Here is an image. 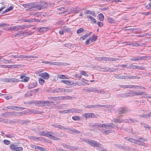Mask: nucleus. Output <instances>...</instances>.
<instances>
[{"label": "nucleus", "instance_id": "obj_46", "mask_svg": "<svg viewBox=\"0 0 151 151\" xmlns=\"http://www.w3.org/2000/svg\"><path fill=\"white\" fill-rule=\"evenodd\" d=\"M16 146L13 144H11L10 145V148L11 150H15Z\"/></svg>", "mask_w": 151, "mask_h": 151}, {"label": "nucleus", "instance_id": "obj_32", "mask_svg": "<svg viewBox=\"0 0 151 151\" xmlns=\"http://www.w3.org/2000/svg\"><path fill=\"white\" fill-rule=\"evenodd\" d=\"M81 9L80 8H76L73 10V12L76 14L78 13L81 10Z\"/></svg>", "mask_w": 151, "mask_h": 151}, {"label": "nucleus", "instance_id": "obj_60", "mask_svg": "<svg viewBox=\"0 0 151 151\" xmlns=\"http://www.w3.org/2000/svg\"><path fill=\"white\" fill-rule=\"evenodd\" d=\"M130 60L132 61H135L136 60H138V57H134L130 59Z\"/></svg>", "mask_w": 151, "mask_h": 151}, {"label": "nucleus", "instance_id": "obj_14", "mask_svg": "<svg viewBox=\"0 0 151 151\" xmlns=\"http://www.w3.org/2000/svg\"><path fill=\"white\" fill-rule=\"evenodd\" d=\"M96 148L97 150L101 151H107L106 149L104 148L101 144H99L98 143L97 144V146H96Z\"/></svg>", "mask_w": 151, "mask_h": 151}, {"label": "nucleus", "instance_id": "obj_47", "mask_svg": "<svg viewBox=\"0 0 151 151\" xmlns=\"http://www.w3.org/2000/svg\"><path fill=\"white\" fill-rule=\"evenodd\" d=\"M23 149L22 147H16L15 150L13 151H22L23 150Z\"/></svg>", "mask_w": 151, "mask_h": 151}, {"label": "nucleus", "instance_id": "obj_30", "mask_svg": "<svg viewBox=\"0 0 151 151\" xmlns=\"http://www.w3.org/2000/svg\"><path fill=\"white\" fill-rule=\"evenodd\" d=\"M63 46L65 47H67L70 49H72L73 48V45L70 43L64 44L63 45Z\"/></svg>", "mask_w": 151, "mask_h": 151}, {"label": "nucleus", "instance_id": "obj_16", "mask_svg": "<svg viewBox=\"0 0 151 151\" xmlns=\"http://www.w3.org/2000/svg\"><path fill=\"white\" fill-rule=\"evenodd\" d=\"M126 75L119 76L117 74H115L114 76V77L116 79H126V78H127Z\"/></svg>", "mask_w": 151, "mask_h": 151}, {"label": "nucleus", "instance_id": "obj_62", "mask_svg": "<svg viewBox=\"0 0 151 151\" xmlns=\"http://www.w3.org/2000/svg\"><path fill=\"white\" fill-rule=\"evenodd\" d=\"M72 118L74 120H79L80 119V118L78 116H73L72 117Z\"/></svg>", "mask_w": 151, "mask_h": 151}, {"label": "nucleus", "instance_id": "obj_38", "mask_svg": "<svg viewBox=\"0 0 151 151\" xmlns=\"http://www.w3.org/2000/svg\"><path fill=\"white\" fill-rule=\"evenodd\" d=\"M43 103L44 104H45L47 105H49L50 104L53 103V102L50 101H43Z\"/></svg>", "mask_w": 151, "mask_h": 151}, {"label": "nucleus", "instance_id": "obj_34", "mask_svg": "<svg viewBox=\"0 0 151 151\" xmlns=\"http://www.w3.org/2000/svg\"><path fill=\"white\" fill-rule=\"evenodd\" d=\"M8 78H1L0 79V81L4 83H8Z\"/></svg>", "mask_w": 151, "mask_h": 151}, {"label": "nucleus", "instance_id": "obj_42", "mask_svg": "<svg viewBox=\"0 0 151 151\" xmlns=\"http://www.w3.org/2000/svg\"><path fill=\"white\" fill-rule=\"evenodd\" d=\"M2 59L4 60V61H3V63H9L11 62V60H7L6 59H5L4 58H2Z\"/></svg>", "mask_w": 151, "mask_h": 151}, {"label": "nucleus", "instance_id": "obj_5", "mask_svg": "<svg viewBox=\"0 0 151 151\" xmlns=\"http://www.w3.org/2000/svg\"><path fill=\"white\" fill-rule=\"evenodd\" d=\"M83 141H85L89 145L94 147L97 146V144L98 143L97 142L91 139H83Z\"/></svg>", "mask_w": 151, "mask_h": 151}, {"label": "nucleus", "instance_id": "obj_37", "mask_svg": "<svg viewBox=\"0 0 151 151\" xmlns=\"http://www.w3.org/2000/svg\"><path fill=\"white\" fill-rule=\"evenodd\" d=\"M99 19L100 21H103L104 19V16L102 14H100L99 15Z\"/></svg>", "mask_w": 151, "mask_h": 151}, {"label": "nucleus", "instance_id": "obj_15", "mask_svg": "<svg viewBox=\"0 0 151 151\" xmlns=\"http://www.w3.org/2000/svg\"><path fill=\"white\" fill-rule=\"evenodd\" d=\"M19 58H36V57L34 56L30 55H19Z\"/></svg>", "mask_w": 151, "mask_h": 151}, {"label": "nucleus", "instance_id": "obj_50", "mask_svg": "<svg viewBox=\"0 0 151 151\" xmlns=\"http://www.w3.org/2000/svg\"><path fill=\"white\" fill-rule=\"evenodd\" d=\"M80 74L85 76H87L88 74L86 73V72L84 71H80Z\"/></svg>", "mask_w": 151, "mask_h": 151}, {"label": "nucleus", "instance_id": "obj_43", "mask_svg": "<svg viewBox=\"0 0 151 151\" xmlns=\"http://www.w3.org/2000/svg\"><path fill=\"white\" fill-rule=\"evenodd\" d=\"M111 106V105H109L108 104L106 105H101L100 104V107H104L106 109H109V106Z\"/></svg>", "mask_w": 151, "mask_h": 151}, {"label": "nucleus", "instance_id": "obj_31", "mask_svg": "<svg viewBox=\"0 0 151 151\" xmlns=\"http://www.w3.org/2000/svg\"><path fill=\"white\" fill-rule=\"evenodd\" d=\"M141 124L142 127L148 130H150V127L148 124H147L145 123H142Z\"/></svg>", "mask_w": 151, "mask_h": 151}, {"label": "nucleus", "instance_id": "obj_36", "mask_svg": "<svg viewBox=\"0 0 151 151\" xmlns=\"http://www.w3.org/2000/svg\"><path fill=\"white\" fill-rule=\"evenodd\" d=\"M59 91H60V92H68L69 91H68L69 90L68 89H65L63 88H58Z\"/></svg>", "mask_w": 151, "mask_h": 151}, {"label": "nucleus", "instance_id": "obj_11", "mask_svg": "<svg viewBox=\"0 0 151 151\" xmlns=\"http://www.w3.org/2000/svg\"><path fill=\"white\" fill-rule=\"evenodd\" d=\"M39 76L44 79H47L50 77V75L47 72L41 73L39 74Z\"/></svg>", "mask_w": 151, "mask_h": 151}, {"label": "nucleus", "instance_id": "obj_25", "mask_svg": "<svg viewBox=\"0 0 151 151\" xmlns=\"http://www.w3.org/2000/svg\"><path fill=\"white\" fill-rule=\"evenodd\" d=\"M137 88V89H145V87H143L142 86H136V85H131V88Z\"/></svg>", "mask_w": 151, "mask_h": 151}, {"label": "nucleus", "instance_id": "obj_18", "mask_svg": "<svg viewBox=\"0 0 151 151\" xmlns=\"http://www.w3.org/2000/svg\"><path fill=\"white\" fill-rule=\"evenodd\" d=\"M7 30L10 31H18V28L17 27L15 26L12 27L7 28Z\"/></svg>", "mask_w": 151, "mask_h": 151}, {"label": "nucleus", "instance_id": "obj_64", "mask_svg": "<svg viewBox=\"0 0 151 151\" xmlns=\"http://www.w3.org/2000/svg\"><path fill=\"white\" fill-rule=\"evenodd\" d=\"M29 14L31 15H34L35 16H37V13L34 12H30Z\"/></svg>", "mask_w": 151, "mask_h": 151}, {"label": "nucleus", "instance_id": "obj_56", "mask_svg": "<svg viewBox=\"0 0 151 151\" xmlns=\"http://www.w3.org/2000/svg\"><path fill=\"white\" fill-rule=\"evenodd\" d=\"M138 58L139 60H146V56H138Z\"/></svg>", "mask_w": 151, "mask_h": 151}, {"label": "nucleus", "instance_id": "obj_35", "mask_svg": "<svg viewBox=\"0 0 151 151\" xmlns=\"http://www.w3.org/2000/svg\"><path fill=\"white\" fill-rule=\"evenodd\" d=\"M98 125H99L98 124L96 123H95L94 124L93 123H90L89 124V126L91 127H97Z\"/></svg>", "mask_w": 151, "mask_h": 151}, {"label": "nucleus", "instance_id": "obj_13", "mask_svg": "<svg viewBox=\"0 0 151 151\" xmlns=\"http://www.w3.org/2000/svg\"><path fill=\"white\" fill-rule=\"evenodd\" d=\"M8 83H18L20 81L18 79L15 78H8Z\"/></svg>", "mask_w": 151, "mask_h": 151}, {"label": "nucleus", "instance_id": "obj_57", "mask_svg": "<svg viewBox=\"0 0 151 151\" xmlns=\"http://www.w3.org/2000/svg\"><path fill=\"white\" fill-rule=\"evenodd\" d=\"M84 30L83 28H81L78 29L77 31V33L79 34L81 33V32H83Z\"/></svg>", "mask_w": 151, "mask_h": 151}, {"label": "nucleus", "instance_id": "obj_26", "mask_svg": "<svg viewBox=\"0 0 151 151\" xmlns=\"http://www.w3.org/2000/svg\"><path fill=\"white\" fill-rule=\"evenodd\" d=\"M24 34V32L22 31L18 32L17 34L14 35V37H17L21 36Z\"/></svg>", "mask_w": 151, "mask_h": 151}, {"label": "nucleus", "instance_id": "obj_20", "mask_svg": "<svg viewBox=\"0 0 151 151\" xmlns=\"http://www.w3.org/2000/svg\"><path fill=\"white\" fill-rule=\"evenodd\" d=\"M29 112L31 114H40V111L36 109L30 110L29 111Z\"/></svg>", "mask_w": 151, "mask_h": 151}, {"label": "nucleus", "instance_id": "obj_3", "mask_svg": "<svg viewBox=\"0 0 151 151\" xmlns=\"http://www.w3.org/2000/svg\"><path fill=\"white\" fill-rule=\"evenodd\" d=\"M116 111L119 114H121L129 112L130 110L126 108L122 107L117 109Z\"/></svg>", "mask_w": 151, "mask_h": 151}, {"label": "nucleus", "instance_id": "obj_10", "mask_svg": "<svg viewBox=\"0 0 151 151\" xmlns=\"http://www.w3.org/2000/svg\"><path fill=\"white\" fill-rule=\"evenodd\" d=\"M66 130H68L70 134H72L73 133H75L78 134L80 133V132L79 131L77 130H76L74 129H71L69 127H67L66 128Z\"/></svg>", "mask_w": 151, "mask_h": 151}, {"label": "nucleus", "instance_id": "obj_61", "mask_svg": "<svg viewBox=\"0 0 151 151\" xmlns=\"http://www.w3.org/2000/svg\"><path fill=\"white\" fill-rule=\"evenodd\" d=\"M100 104H96L92 105V107L93 108H100Z\"/></svg>", "mask_w": 151, "mask_h": 151}, {"label": "nucleus", "instance_id": "obj_63", "mask_svg": "<svg viewBox=\"0 0 151 151\" xmlns=\"http://www.w3.org/2000/svg\"><path fill=\"white\" fill-rule=\"evenodd\" d=\"M73 76L74 77H75L76 78H79V79H80L81 77V75L80 76L79 75H78V74H75L73 75Z\"/></svg>", "mask_w": 151, "mask_h": 151}, {"label": "nucleus", "instance_id": "obj_28", "mask_svg": "<svg viewBox=\"0 0 151 151\" xmlns=\"http://www.w3.org/2000/svg\"><path fill=\"white\" fill-rule=\"evenodd\" d=\"M35 104L39 106H42L44 105L43 101H36Z\"/></svg>", "mask_w": 151, "mask_h": 151}, {"label": "nucleus", "instance_id": "obj_53", "mask_svg": "<svg viewBox=\"0 0 151 151\" xmlns=\"http://www.w3.org/2000/svg\"><path fill=\"white\" fill-rule=\"evenodd\" d=\"M29 138L31 139L34 140H37L39 139V137H34L33 136H30L29 137Z\"/></svg>", "mask_w": 151, "mask_h": 151}, {"label": "nucleus", "instance_id": "obj_4", "mask_svg": "<svg viewBox=\"0 0 151 151\" xmlns=\"http://www.w3.org/2000/svg\"><path fill=\"white\" fill-rule=\"evenodd\" d=\"M83 116L87 119L90 118H95L99 116V115L97 114H95L93 113H85L83 115Z\"/></svg>", "mask_w": 151, "mask_h": 151}, {"label": "nucleus", "instance_id": "obj_59", "mask_svg": "<svg viewBox=\"0 0 151 151\" xmlns=\"http://www.w3.org/2000/svg\"><path fill=\"white\" fill-rule=\"evenodd\" d=\"M91 90L90 88H88L87 89H85L83 90V91L84 93L87 92H91Z\"/></svg>", "mask_w": 151, "mask_h": 151}, {"label": "nucleus", "instance_id": "obj_17", "mask_svg": "<svg viewBox=\"0 0 151 151\" xmlns=\"http://www.w3.org/2000/svg\"><path fill=\"white\" fill-rule=\"evenodd\" d=\"M107 22H108L111 23H114L116 22V20L112 18L111 17H107Z\"/></svg>", "mask_w": 151, "mask_h": 151}, {"label": "nucleus", "instance_id": "obj_21", "mask_svg": "<svg viewBox=\"0 0 151 151\" xmlns=\"http://www.w3.org/2000/svg\"><path fill=\"white\" fill-rule=\"evenodd\" d=\"M61 82L68 85H72L74 83L72 81L68 80H62Z\"/></svg>", "mask_w": 151, "mask_h": 151}, {"label": "nucleus", "instance_id": "obj_12", "mask_svg": "<svg viewBox=\"0 0 151 151\" xmlns=\"http://www.w3.org/2000/svg\"><path fill=\"white\" fill-rule=\"evenodd\" d=\"M42 63H44L45 64H47L49 65H62L63 64L62 63H59L58 62H48V61H43L42 62Z\"/></svg>", "mask_w": 151, "mask_h": 151}, {"label": "nucleus", "instance_id": "obj_22", "mask_svg": "<svg viewBox=\"0 0 151 151\" xmlns=\"http://www.w3.org/2000/svg\"><path fill=\"white\" fill-rule=\"evenodd\" d=\"M13 113V116H20L22 115L23 114V112H12Z\"/></svg>", "mask_w": 151, "mask_h": 151}, {"label": "nucleus", "instance_id": "obj_1", "mask_svg": "<svg viewBox=\"0 0 151 151\" xmlns=\"http://www.w3.org/2000/svg\"><path fill=\"white\" fill-rule=\"evenodd\" d=\"M40 135L46 136L50 138H53L54 140H60V138L55 137L52 134H50L48 133V132H45L44 131H42L40 133Z\"/></svg>", "mask_w": 151, "mask_h": 151}, {"label": "nucleus", "instance_id": "obj_19", "mask_svg": "<svg viewBox=\"0 0 151 151\" xmlns=\"http://www.w3.org/2000/svg\"><path fill=\"white\" fill-rule=\"evenodd\" d=\"M37 85V83H30L28 86V88L29 89H31L34 88Z\"/></svg>", "mask_w": 151, "mask_h": 151}, {"label": "nucleus", "instance_id": "obj_6", "mask_svg": "<svg viewBox=\"0 0 151 151\" xmlns=\"http://www.w3.org/2000/svg\"><path fill=\"white\" fill-rule=\"evenodd\" d=\"M79 110H77L76 109L72 108L71 109H66L63 110V111H59V112L60 113L62 114H65L67 113H69L70 112H79Z\"/></svg>", "mask_w": 151, "mask_h": 151}, {"label": "nucleus", "instance_id": "obj_7", "mask_svg": "<svg viewBox=\"0 0 151 151\" xmlns=\"http://www.w3.org/2000/svg\"><path fill=\"white\" fill-rule=\"evenodd\" d=\"M91 92H93L94 93H101L102 94H106L107 92L105 91L104 90H101L97 89L96 88L92 87L91 88Z\"/></svg>", "mask_w": 151, "mask_h": 151}, {"label": "nucleus", "instance_id": "obj_54", "mask_svg": "<svg viewBox=\"0 0 151 151\" xmlns=\"http://www.w3.org/2000/svg\"><path fill=\"white\" fill-rule=\"evenodd\" d=\"M4 143L6 145H9L10 144V141L8 140L4 139L3 140Z\"/></svg>", "mask_w": 151, "mask_h": 151}, {"label": "nucleus", "instance_id": "obj_8", "mask_svg": "<svg viewBox=\"0 0 151 151\" xmlns=\"http://www.w3.org/2000/svg\"><path fill=\"white\" fill-rule=\"evenodd\" d=\"M146 139H145L142 138H139L137 139V142H136L135 144H137L143 146H146V145L143 142Z\"/></svg>", "mask_w": 151, "mask_h": 151}, {"label": "nucleus", "instance_id": "obj_45", "mask_svg": "<svg viewBox=\"0 0 151 151\" xmlns=\"http://www.w3.org/2000/svg\"><path fill=\"white\" fill-rule=\"evenodd\" d=\"M58 76L59 78H61V79H67L68 78H66L65 76L64 75H61L60 74H59L58 75Z\"/></svg>", "mask_w": 151, "mask_h": 151}, {"label": "nucleus", "instance_id": "obj_29", "mask_svg": "<svg viewBox=\"0 0 151 151\" xmlns=\"http://www.w3.org/2000/svg\"><path fill=\"white\" fill-rule=\"evenodd\" d=\"M63 31H64V32H70L71 31V30L70 29L68 28V27H67L66 26H64L63 28Z\"/></svg>", "mask_w": 151, "mask_h": 151}, {"label": "nucleus", "instance_id": "obj_58", "mask_svg": "<svg viewBox=\"0 0 151 151\" xmlns=\"http://www.w3.org/2000/svg\"><path fill=\"white\" fill-rule=\"evenodd\" d=\"M18 28V31L19 30H21L23 29H24L25 28V26L24 25H21L17 27Z\"/></svg>", "mask_w": 151, "mask_h": 151}, {"label": "nucleus", "instance_id": "obj_39", "mask_svg": "<svg viewBox=\"0 0 151 151\" xmlns=\"http://www.w3.org/2000/svg\"><path fill=\"white\" fill-rule=\"evenodd\" d=\"M119 59L117 58H108V61H115L118 60Z\"/></svg>", "mask_w": 151, "mask_h": 151}, {"label": "nucleus", "instance_id": "obj_51", "mask_svg": "<svg viewBox=\"0 0 151 151\" xmlns=\"http://www.w3.org/2000/svg\"><path fill=\"white\" fill-rule=\"evenodd\" d=\"M114 121L115 123H122V122L119 119H118L117 118H115L114 119Z\"/></svg>", "mask_w": 151, "mask_h": 151}, {"label": "nucleus", "instance_id": "obj_2", "mask_svg": "<svg viewBox=\"0 0 151 151\" xmlns=\"http://www.w3.org/2000/svg\"><path fill=\"white\" fill-rule=\"evenodd\" d=\"M29 6L28 8L29 9L33 8H36L37 9L40 10L43 8L40 5L37 4L36 3H28Z\"/></svg>", "mask_w": 151, "mask_h": 151}, {"label": "nucleus", "instance_id": "obj_55", "mask_svg": "<svg viewBox=\"0 0 151 151\" xmlns=\"http://www.w3.org/2000/svg\"><path fill=\"white\" fill-rule=\"evenodd\" d=\"M39 83L41 85H42L45 82L44 80L41 78H40L39 79Z\"/></svg>", "mask_w": 151, "mask_h": 151}, {"label": "nucleus", "instance_id": "obj_24", "mask_svg": "<svg viewBox=\"0 0 151 151\" xmlns=\"http://www.w3.org/2000/svg\"><path fill=\"white\" fill-rule=\"evenodd\" d=\"M145 67L142 66H139L136 65H133L132 69H137L140 70H144L145 69Z\"/></svg>", "mask_w": 151, "mask_h": 151}, {"label": "nucleus", "instance_id": "obj_41", "mask_svg": "<svg viewBox=\"0 0 151 151\" xmlns=\"http://www.w3.org/2000/svg\"><path fill=\"white\" fill-rule=\"evenodd\" d=\"M90 35V34H86L84 35L83 36L81 37L80 38V39H82L83 40H85Z\"/></svg>", "mask_w": 151, "mask_h": 151}, {"label": "nucleus", "instance_id": "obj_33", "mask_svg": "<svg viewBox=\"0 0 151 151\" xmlns=\"http://www.w3.org/2000/svg\"><path fill=\"white\" fill-rule=\"evenodd\" d=\"M92 37H90L91 39V42L95 41L97 39V37L96 36H95L94 35H92Z\"/></svg>", "mask_w": 151, "mask_h": 151}, {"label": "nucleus", "instance_id": "obj_40", "mask_svg": "<svg viewBox=\"0 0 151 151\" xmlns=\"http://www.w3.org/2000/svg\"><path fill=\"white\" fill-rule=\"evenodd\" d=\"M108 126L109 128H111V129L112 128H115L117 127L115 125L111 123L108 124Z\"/></svg>", "mask_w": 151, "mask_h": 151}, {"label": "nucleus", "instance_id": "obj_49", "mask_svg": "<svg viewBox=\"0 0 151 151\" xmlns=\"http://www.w3.org/2000/svg\"><path fill=\"white\" fill-rule=\"evenodd\" d=\"M128 141L131 142L135 144L136 142H137V139H133L130 138V139H128Z\"/></svg>", "mask_w": 151, "mask_h": 151}, {"label": "nucleus", "instance_id": "obj_23", "mask_svg": "<svg viewBox=\"0 0 151 151\" xmlns=\"http://www.w3.org/2000/svg\"><path fill=\"white\" fill-rule=\"evenodd\" d=\"M130 121L131 122H134L135 120L132 119H125L121 121L122 123H128Z\"/></svg>", "mask_w": 151, "mask_h": 151}, {"label": "nucleus", "instance_id": "obj_9", "mask_svg": "<svg viewBox=\"0 0 151 151\" xmlns=\"http://www.w3.org/2000/svg\"><path fill=\"white\" fill-rule=\"evenodd\" d=\"M12 112H7L2 113L0 115V116L4 118H7L13 116Z\"/></svg>", "mask_w": 151, "mask_h": 151}, {"label": "nucleus", "instance_id": "obj_44", "mask_svg": "<svg viewBox=\"0 0 151 151\" xmlns=\"http://www.w3.org/2000/svg\"><path fill=\"white\" fill-rule=\"evenodd\" d=\"M48 132V133L49 134L50 133L51 134H52V135L55 136H58L59 134L56 132Z\"/></svg>", "mask_w": 151, "mask_h": 151}, {"label": "nucleus", "instance_id": "obj_48", "mask_svg": "<svg viewBox=\"0 0 151 151\" xmlns=\"http://www.w3.org/2000/svg\"><path fill=\"white\" fill-rule=\"evenodd\" d=\"M50 92L51 93H58L60 92V91H59L58 88H55L52 89L50 91Z\"/></svg>", "mask_w": 151, "mask_h": 151}, {"label": "nucleus", "instance_id": "obj_27", "mask_svg": "<svg viewBox=\"0 0 151 151\" xmlns=\"http://www.w3.org/2000/svg\"><path fill=\"white\" fill-rule=\"evenodd\" d=\"M87 18H89L93 23H96V19L92 16L90 15L87 16Z\"/></svg>", "mask_w": 151, "mask_h": 151}, {"label": "nucleus", "instance_id": "obj_52", "mask_svg": "<svg viewBox=\"0 0 151 151\" xmlns=\"http://www.w3.org/2000/svg\"><path fill=\"white\" fill-rule=\"evenodd\" d=\"M144 93H145V92H136L135 91V96H140L142 95V94H143Z\"/></svg>", "mask_w": 151, "mask_h": 151}]
</instances>
